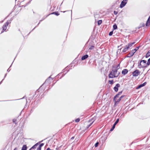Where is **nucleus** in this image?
Here are the masks:
<instances>
[{"mask_svg":"<svg viewBox=\"0 0 150 150\" xmlns=\"http://www.w3.org/2000/svg\"><path fill=\"white\" fill-rule=\"evenodd\" d=\"M43 141V140L41 141V142H39L37 143H36V144H35L33 146H32L31 147V149H35L36 148V147L39 144H40V142H42V141Z\"/></svg>","mask_w":150,"mask_h":150,"instance_id":"nucleus-14","label":"nucleus"},{"mask_svg":"<svg viewBox=\"0 0 150 150\" xmlns=\"http://www.w3.org/2000/svg\"><path fill=\"white\" fill-rule=\"evenodd\" d=\"M140 25L142 27H144L145 26V24L143 23H141L140 24Z\"/></svg>","mask_w":150,"mask_h":150,"instance_id":"nucleus-42","label":"nucleus"},{"mask_svg":"<svg viewBox=\"0 0 150 150\" xmlns=\"http://www.w3.org/2000/svg\"><path fill=\"white\" fill-rule=\"evenodd\" d=\"M146 82H145L141 84L138 86L136 88L137 89H138L144 86L146 84Z\"/></svg>","mask_w":150,"mask_h":150,"instance_id":"nucleus-7","label":"nucleus"},{"mask_svg":"<svg viewBox=\"0 0 150 150\" xmlns=\"http://www.w3.org/2000/svg\"><path fill=\"white\" fill-rule=\"evenodd\" d=\"M102 20H98V25H100L102 23Z\"/></svg>","mask_w":150,"mask_h":150,"instance_id":"nucleus-33","label":"nucleus"},{"mask_svg":"<svg viewBox=\"0 0 150 150\" xmlns=\"http://www.w3.org/2000/svg\"><path fill=\"white\" fill-rule=\"evenodd\" d=\"M147 63V65L149 66L150 65V58L148 60Z\"/></svg>","mask_w":150,"mask_h":150,"instance_id":"nucleus-38","label":"nucleus"},{"mask_svg":"<svg viewBox=\"0 0 150 150\" xmlns=\"http://www.w3.org/2000/svg\"><path fill=\"white\" fill-rule=\"evenodd\" d=\"M88 57V55L87 54L84 55L81 58V60L82 61L86 59H87Z\"/></svg>","mask_w":150,"mask_h":150,"instance_id":"nucleus-15","label":"nucleus"},{"mask_svg":"<svg viewBox=\"0 0 150 150\" xmlns=\"http://www.w3.org/2000/svg\"><path fill=\"white\" fill-rule=\"evenodd\" d=\"M31 0L30 1H29L28 2L26 5H25V6H24V5H23L22 6H24V7H25L26 6H27V5L28 4H30V2L31 1Z\"/></svg>","mask_w":150,"mask_h":150,"instance_id":"nucleus-41","label":"nucleus"},{"mask_svg":"<svg viewBox=\"0 0 150 150\" xmlns=\"http://www.w3.org/2000/svg\"><path fill=\"white\" fill-rule=\"evenodd\" d=\"M44 145V144L43 143L40 144L39 146V147L40 148H42V146H43Z\"/></svg>","mask_w":150,"mask_h":150,"instance_id":"nucleus-43","label":"nucleus"},{"mask_svg":"<svg viewBox=\"0 0 150 150\" xmlns=\"http://www.w3.org/2000/svg\"><path fill=\"white\" fill-rule=\"evenodd\" d=\"M140 73V71L138 69H136L132 73V75L134 76H137Z\"/></svg>","mask_w":150,"mask_h":150,"instance_id":"nucleus-4","label":"nucleus"},{"mask_svg":"<svg viewBox=\"0 0 150 150\" xmlns=\"http://www.w3.org/2000/svg\"><path fill=\"white\" fill-rule=\"evenodd\" d=\"M115 126L114 125H113L111 127V128L110 129V131H112L114 129H115Z\"/></svg>","mask_w":150,"mask_h":150,"instance_id":"nucleus-37","label":"nucleus"},{"mask_svg":"<svg viewBox=\"0 0 150 150\" xmlns=\"http://www.w3.org/2000/svg\"><path fill=\"white\" fill-rule=\"evenodd\" d=\"M71 69V68H68L67 69H65V68L64 69H65V70L64 72L65 71H67V72L65 74L62 75V76L60 77V79H61L69 71V70Z\"/></svg>","mask_w":150,"mask_h":150,"instance_id":"nucleus-10","label":"nucleus"},{"mask_svg":"<svg viewBox=\"0 0 150 150\" xmlns=\"http://www.w3.org/2000/svg\"><path fill=\"white\" fill-rule=\"evenodd\" d=\"M122 91H121L119 92L118 93V94L119 95H120L121 94H122Z\"/></svg>","mask_w":150,"mask_h":150,"instance_id":"nucleus-51","label":"nucleus"},{"mask_svg":"<svg viewBox=\"0 0 150 150\" xmlns=\"http://www.w3.org/2000/svg\"><path fill=\"white\" fill-rule=\"evenodd\" d=\"M150 56V50H149L147 53L145 57L146 58H148Z\"/></svg>","mask_w":150,"mask_h":150,"instance_id":"nucleus-23","label":"nucleus"},{"mask_svg":"<svg viewBox=\"0 0 150 150\" xmlns=\"http://www.w3.org/2000/svg\"><path fill=\"white\" fill-rule=\"evenodd\" d=\"M25 96H24L23 98H21V99H18V100H20V99H23V98H25Z\"/></svg>","mask_w":150,"mask_h":150,"instance_id":"nucleus-60","label":"nucleus"},{"mask_svg":"<svg viewBox=\"0 0 150 150\" xmlns=\"http://www.w3.org/2000/svg\"><path fill=\"white\" fill-rule=\"evenodd\" d=\"M108 82L110 84L112 85L114 83L113 80H109L108 81Z\"/></svg>","mask_w":150,"mask_h":150,"instance_id":"nucleus-34","label":"nucleus"},{"mask_svg":"<svg viewBox=\"0 0 150 150\" xmlns=\"http://www.w3.org/2000/svg\"><path fill=\"white\" fill-rule=\"evenodd\" d=\"M41 150V148H40L39 147H38L37 149V150Z\"/></svg>","mask_w":150,"mask_h":150,"instance_id":"nucleus-53","label":"nucleus"},{"mask_svg":"<svg viewBox=\"0 0 150 150\" xmlns=\"http://www.w3.org/2000/svg\"><path fill=\"white\" fill-rule=\"evenodd\" d=\"M121 100V99L119 98L117 100H116V99H115V100H113L115 102V105H116V104L118 103Z\"/></svg>","mask_w":150,"mask_h":150,"instance_id":"nucleus-22","label":"nucleus"},{"mask_svg":"<svg viewBox=\"0 0 150 150\" xmlns=\"http://www.w3.org/2000/svg\"><path fill=\"white\" fill-rule=\"evenodd\" d=\"M125 96V95H122L120 98L122 99Z\"/></svg>","mask_w":150,"mask_h":150,"instance_id":"nucleus-50","label":"nucleus"},{"mask_svg":"<svg viewBox=\"0 0 150 150\" xmlns=\"http://www.w3.org/2000/svg\"><path fill=\"white\" fill-rule=\"evenodd\" d=\"M33 97H30L29 98L28 100L29 101V102H30L31 100L33 99Z\"/></svg>","mask_w":150,"mask_h":150,"instance_id":"nucleus-44","label":"nucleus"},{"mask_svg":"<svg viewBox=\"0 0 150 150\" xmlns=\"http://www.w3.org/2000/svg\"><path fill=\"white\" fill-rule=\"evenodd\" d=\"M122 48V47L120 48V49H119L117 50V54H120L121 52V50Z\"/></svg>","mask_w":150,"mask_h":150,"instance_id":"nucleus-26","label":"nucleus"},{"mask_svg":"<svg viewBox=\"0 0 150 150\" xmlns=\"http://www.w3.org/2000/svg\"><path fill=\"white\" fill-rule=\"evenodd\" d=\"M13 122L15 123L16 124H17V120L16 119H14L13 120Z\"/></svg>","mask_w":150,"mask_h":150,"instance_id":"nucleus-35","label":"nucleus"},{"mask_svg":"<svg viewBox=\"0 0 150 150\" xmlns=\"http://www.w3.org/2000/svg\"><path fill=\"white\" fill-rule=\"evenodd\" d=\"M117 69H115L114 70H112V71H112V73H113V74L115 75V74L117 72Z\"/></svg>","mask_w":150,"mask_h":150,"instance_id":"nucleus-28","label":"nucleus"},{"mask_svg":"<svg viewBox=\"0 0 150 150\" xmlns=\"http://www.w3.org/2000/svg\"><path fill=\"white\" fill-rule=\"evenodd\" d=\"M120 64L117 65V68L118 67H120Z\"/></svg>","mask_w":150,"mask_h":150,"instance_id":"nucleus-61","label":"nucleus"},{"mask_svg":"<svg viewBox=\"0 0 150 150\" xmlns=\"http://www.w3.org/2000/svg\"><path fill=\"white\" fill-rule=\"evenodd\" d=\"M74 137H72L71 138V140H73V139H74Z\"/></svg>","mask_w":150,"mask_h":150,"instance_id":"nucleus-58","label":"nucleus"},{"mask_svg":"<svg viewBox=\"0 0 150 150\" xmlns=\"http://www.w3.org/2000/svg\"><path fill=\"white\" fill-rule=\"evenodd\" d=\"M46 150H53L51 149H50V148L48 147V148H47Z\"/></svg>","mask_w":150,"mask_h":150,"instance_id":"nucleus-56","label":"nucleus"},{"mask_svg":"<svg viewBox=\"0 0 150 150\" xmlns=\"http://www.w3.org/2000/svg\"><path fill=\"white\" fill-rule=\"evenodd\" d=\"M6 75H7V74H5V75L4 76V78H5L6 77Z\"/></svg>","mask_w":150,"mask_h":150,"instance_id":"nucleus-63","label":"nucleus"},{"mask_svg":"<svg viewBox=\"0 0 150 150\" xmlns=\"http://www.w3.org/2000/svg\"><path fill=\"white\" fill-rule=\"evenodd\" d=\"M119 120V119L118 118L117 119L115 122L114 124H113V125L114 126H115L117 124V123L118 122Z\"/></svg>","mask_w":150,"mask_h":150,"instance_id":"nucleus-27","label":"nucleus"},{"mask_svg":"<svg viewBox=\"0 0 150 150\" xmlns=\"http://www.w3.org/2000/svg\"><path fill=\"white\" fill-rule=\"evenodd\" d=\"M44 85V83H43L39 88L38 89L37 91H36L35 94V95H33V97H37L38 94H39V92L41 90L42 91H44L45 89V88H43L42 87V86Z\"/></svg>","mask_w":150,"mask_h":150,"instance_id":"nucleus-2","label":"nucleus"},{"mask_svg":"<svg viewBox=\"0 0 150 150\" xmlns=\"http://www.w3.org/2000/svg\"><path fill=\"white\" fill-rule=\"evenodd\" d=\"M127 1L128 0H123L120 5V8H122L124 7L127 4Z\"/></svg>","mask_w":150,"mask_h":150,"instance_id":"nucleus-3","label":"nucleus"},{"mask_svg":"<svg viewBox=\"0 0 150 150\" xmlns=\"http://www.w3.org/2000/svg\"><path fill=\"white\" fill-rule=\"evenodd\" d=\"M95 120V119L94 118H92L91 119V121H92V122L90 124L88 125L86 127V129H88L89 127L91 126V125H92L93 123V122Z\"/></svg>","mask_w":150,"mask_h":150,"instance_id":"nucleus-9","label":"nucleus"},{"mask_svg":"<svg viewBox=\"0 0 150 150\" xmlns=\"http://www.w3.org/2000/svg\"><path fill=\"white\" fill-rule=\"evenodd\" d=\"M27 147L26 145H23L21 148V150H27Z\"/></svg>","mask_w":150,"mask_h":150,"instance_id":"nucleus-20","label":"nucleus"},{"mask_svg":"<svg viewBox=\"0 0 150 150\" xmlns=\"http://www.w3.org/2000/svg\"><path fill=\"white\" fill-rule=\"evenodd\" d=\"M142 27L141 26H139V27H138V29H140Z\"/></svg>","mask_w":150,"mask_h":150,"instance_id":"nucleus-57","label":"nucleus"},{"mask_svg":"<svg viewBox=\"0 0 150 150\" xmlns=\"http://www.w3.org/2000/svg\"><path fill=\"white\" fill-rule=\"evenodd\" d=\"M142 62H141V60L138 63V66L139 68H142Z\"/></svg>","mask_w":150,"mask_h":150,"instance_id":"nucleus-19","label":"nucleus"},{"mask_svg":"<svg viewBox=\"0 0 150 150\" xmlns=\"http://www.w3.org/2000/svg\"><path fill=\"white\" fill-rule=\"evenodd\" d=\"M80 121V119L79 118H78L76 119L75 120V121L76 122H78Z\"/></svg>","mask_w":150,"mask_h":150,"instance_id":"nucleus-40","label":"nucleus"},{"mask_svg":"<svg viewBox=\"0 0 150 150\" xmlns=\"http://www.w3.org/2000/svg\"><path fill=\"white\" fill-rule=\"evenodd\" d=\"M145 25L146 26H150V16H149Z\"/></svg>","mask_w":150,"mask_h":150,"instance_id":"nucleus-11","label":"nucleus"},{"mask_svg":"<svg viewBox=\"0 0 150 150\" xmlns=\"http://www.w3.org/2000/svg\"><path fill=\"white\" fill-rule=\"evenodd\" d=\"M122 45H123V44H121L120 46H118V47H117L118 48H119V47H122Z\"/></svg>","mask_w":150,"mask_h":150,"instance_id":"nucleus-55","label":"nucleus"},{"mask_svg":"<svg viewBox=\"0 0 150 150\" xmlns=\"http://www.w3.org/2000/svg\"><path fill=\"white\" fill-rule=\"evenodd\" d=\"M129 48L127 46V45H126L125 47L123 49V50L122 51L121 53L122 52H125L127 51Z\"/></svg>","mask_w":150,"mask_h":150,"instance_id":"nucleus-13","label":"nucleus"},{"mask_svg":"<svg viewBox=\"0 0 150 150\" xmlns=\"http://www.w3.org/2000/svg\"><path fill=\"white\" fill-rule=\"evenodd\" d=\"M52 75H51L50 76H49L48 78V79H50L51 78V79L52 80H53V78H52L51 77V76Z\"/></svg>","mask_w":150,"mask_h":150,"instance_id":"nucleus-52","label":"nucleus"},{"mask_svg":"<svg viewBox=\"0 0 150 150\" xmlns=\"http://www.w3.org/2000/svg\"><path fill=\"white\" fill-rule=\"evenodd\" d=\"M113 30L117 29V27L116 24H114L113 25Z\"/></svg>","mask_w":150,"mask_h":150,"instance_id":"nucleus-25","label":"nucleus"},{"mask_svg":"<svg viewBox=\"0 0 150 150\" xmlns=\"http://www.w3.org/2000/svg\"><path fill=\"white\" fill-rule=\"evenodd\" d=\"M128 72V70L127 69H124L122 71V74L124 75H125Z\"/></svg>","mask_w":150,"mask_h":150,"instance_id":"nucleus-12","label":"nucleus"},{"mask_svg":"<svg viewBox=\"0 0 150 150\" xmlns=\"http://www.w3.org/2000/svg\"><path fill=\"white\" fill-rule=\"evenodd\" d=\"M33 110L32 109H31L30 111V113H29V115H30L32 112H33Z\"/></svg>","mask_w":150,"mask_h":150,"instance_id":"nucleus-54","label":"nucleus"},{"mask_svg":"<svg viewBox=\"0 0 150 150\" xmlns=\"http://www.w3.org/2000/svg\"><path fill=\"white\" fill-rule=\"evenodd\" d=\"M120 85L119 83L117 84L114 87L113 89L115 92H117L118 90V88L120 87Z\"/></svg>","mask_w":150,"mask_h":150,"instance_id":"nucleus-8","label":"nucleus"},{"mask_svg":"<svg viewBox=\"0 0 150 150\" xmlns=\"http://www.w3.org/2000/svg\"><path fill=\"white\" fill-rule=\"evenodd\" d=\"M50 15V14H48V15H47L45 17H43L42 18V19L41 20H40V21L39 23V24H40V23L42 21H43V20H45L47 16H48L49 15Z\"/></svg>","mask_w":150,"mask_h":150,"instance_id":"nucleus-29","label":"nucleus"},{"mask_svg":"<svg viewBox=\"0 0 150 150\" xmlns=\"http://www.w3.org/2000/svg\"><path fill=\"white\" fill-rule=\"evenodd\" d=\"M73 63L72 62L71 63V64H70L67 67L65 68V69H67L68 68H71V67L73 66Z\"/></svg>","mask_w":150,"mask_h":150,"instance_id":"nucleus-24","label":"nucleus"},{"mask_svg":"<svg viewBox=\"0 0 150 150\" xmlns=\"http://www.w3.org/2000/svg\"><path fill=\"white\" fill-rule=\"evenodd\" d=\"M49 80H50V79H49L47 78V79H46V80L45 81V82L43 83H44V84L46 83H47V82H48L49 81Z\"/></svg>","mask_w":150,"mask_h":150,"instance_id":"nucleus-46","label":"nucleus"},{"mask_svg":"<svg viewBox=\"0 0 150 150\" xmlns=\"http://www.w3.org/2000/svg\"><path fill=\"white\" fill-rule=\"evenodd\" d=\"M9 21H7L6 23H5L3 26L4 27H5V28H7V27L8 26L9 24Z\"/></svg>","mask_w":150,"mask_h":150,"instance_id":"nucleus-21","label":"nucleus"},{"mask_svg":"<svg viewBox=\"0 0 150 150\" xmlns=\"http://www.w3.org/2000/svg\"><path fill=\"white\" fill-rule=\"evenodd\" d=\"M141 62H142V68H146L148 66L147 65V63H146V61L144 60H141Z\"/></svg>","mask_w":150,"mask_h":150,"instance_id":"nucleus-5","label":"nucleus"},{"mask_svg":"<svg viewBox=\"0 0 150 150\" xmlns=\"http://www.w3.org/2000/svg\"><path fill=\"white\" fill-rule=\"evenodd\" d=\"M88 63L90 64L91 63V62H90V60L88 62Z\"/></svg>","mask_w":150,"mask_h":150,"instance_id":"nucleus-64","label":"nucleus"},{"mask_svg":"<svg viewBox=\"0 0 150 150\" xmlns=\"http://www.w3.org/2000/svg\"><path fill=\"white\" fill-rule=\"evenodd\" d=\"M113 33V30L110 32V33H109V35L110 36H111L112 35Z\"/></svg>","mask_w":150,"mask_h":150,"instance_id":"nucleus-39","label":"nucleus"},{"mask_svg":"<svg viewBox=\"0 0 150 150\" xmlns=\"http://www.w3.org/2000/svg\"><path fill=\"white\" fill-rule=\"evenodd\" d=\"M135 43V42L129 43L127 45L129 48L130 49H131L132 48V45H134Z\"/></svg>","mask_w":150,"mask_h":150,"instance_id":"nucleus-16","label":"nucleus"},{"mask_svg":"<svg viewBox=\"0 0 150 150\" xmlns=\"http://www.w3.org/2000/svg\"><path fill=\"white\" fill-rule=\"evenodd\" d=\"M113 13H114V14L115 15H117V13H118V12H117V11H114V12H113Z\"/></svg>","mask_w":150,"mask_h":150,"instance_id":"nucleus-48","label":"nucleus"},{"mask_svg":"<svg viewBox=\"0 0 150 150\" xmlns=\"http://www.w3.org/2000/svg\"><path fill=\"white\" fill-rule=\"evenodd\" d=\"M119 95L117 93V94H116L115 96L113 98V100H115V99H116L117 98L119 97Z\"/></svg>","mask_w":150,"mask_h":150,"instance_id":"nucleus-30","label":"nucleus"},{"mask_svg":"<svg viewBox=\"0 0 150 150\" xmlns=\"http://www.w3.org/2000/svg\"><path fill=\"white\" fill-rule=\"evenodd\" d=\"M99 142H97L94 145V146L95 147H97L98 146Z\"/></svg>","mask_w":150,"mask_h":150,"instance_id":"nucleus-36","label":"nucleus"},{"mask_svg":"<svg viewBox=\"0 0 150 150\" xmlns=\"http://www.w3.org/2000/svg\"><path fill=\"white\" fill-rule=\"evenodd\" d=\"M140 47L141 46H139L138 47H136L135 49L132 50L131 51V52L129 53L126 56V57L130 58L132 57L134 55L136 52Z\"/></svg>","mask_w":150,"mask_h":150,"instance_id":"nucleus-1","label":"nucleus"},{"mask_svg":"<svg viewBox=\"0 0 150 150\" xmlns=\"http://www.w3.org/2000/svg\"><path fill=\"white\" fill-rule=\"evenodd\" d=\"M95 47L93 45H91L89 43V50H91L93 49Z\"/></svg>","mask_w":150,"mask_h":150,"instance_id":"nucleus-17","label":"nucleus"},{"mask_svg":"<svg viewBox=\"0 0 150 150\" xmlns=\"http://www.w3.org/2000/svg\"><path fill=\"white\" fill-rule=\"evenodd\" d=\"M37 27V26H36L34 27V28L28 34V35H29L30 34V33H31V31H32L33 30L36 28Z\"/></svg>","mask_w":150,"mask_h":150,"instance_id":"nucleus-49","label":"nucleus"},{"mask_svg":"<svg viewBox=\"0 0 150 150\" xmlns=\"http://www.w3.org/2000/svg\"><path fill=\"white\" fill-rule=\"evenodd\" d=\"M50 15L51 14H54L56 15V16H58L60 14L58 12V11H55L49 14Z\"/></svg>","mask_w":150,"mask_h":150,"instance_id":"nucleus-18","label":"nucleus"},{"mask_svg":"<svg viewBox=\"0 0 150 150\" xmlns=\"http://www.w3.org/2000/svg\"><path fill=\"white\" fill-rule=\"evenodd\" d=\"M17 55H16V57H15V58L14 59V60H13V62L11 64V66H10V67L9 68V69H8V70H7V72H9V71H10V69H9V68H10L11 67V66H12V64H13V62H14V60H15V59L16 58V57H17Z\"/></svg>","mask_w":150,"mask_h":150,"instance_id":"nucleus-32","label":"nucleus"},{"mask_svg":"<svg viewBox=\"0 0 150 150\" xmlns=\"http://www.w3.org/2000/svg\"><path fill=\"white\" fill-rule=\"evenodd\" d=\"M13 150H18L17 148H16V147Z\"/></svg>","mask_w":150,"mask_h":150,"instance_id":"nucleus-62","label":"nucleus"},{"mask_svg":"<svg viewBox=\"0 0 150 150\" xmlns=\"http://www.w3.org/2000/svg\"><path fill=\"white\" fill-rule=\"evenodd\" d=\"M118 75L116 76L114 74H112V72L111 71L110 72V74L109 75V78H114L117 77L118 76Z\"/></svg>","mask_w":150,"mask_h":150,"instance_id":"nucleus-6","label":"nucleus"},{"mask_svg":"<svg viewBox=\"0 0 150 150\" xmlns=\"http://www.w3.org/2000/svg\"><path fill=\"white\" fill-rule=\"evenodd\" d=\"M4 80V79H2V81L0 82V84H1L2 83V81H3Z\"/></svg>","mask_w":150,"mask_h":150,"instance_id":"nucleus-59","label":"nucleus"},{"mask_svg":"<svg viewBox=\"0 0 150 150\" xmlns=\"http://www.w3.org/2000/svg\"><path fill=\"white\" fill-rule=\"evenodd\" d=\"M62 72H61V73H59V74L57 76H55L56 78H57L58 76H60V75H61V74H62Z\"/></svg>","mask_w":150,"mask_h":150,"instance_id":"nucleus-45","label":"nucleus"},{"mask_svg":"<svg viewBox=\"0 0 150 150\" xmlns=\"http://www.w3.org/2000/svg\"><path fill=\"white\" fill-rule=\"evenodd\" d=\"M13 20V18H11L9 20H8V21H9V23H11V21Z\"/></svg>","mask_w":150,"mask_h":150,"instance_id":"nucleus-47","label":"nucleus"},{"mask_svg":"<svg viewBox=\"0 0 150 150\" xmlns=\"http://www.w3.org/2000/svg\"><path fill=\"white\" fill-rule=\"evenodd\" d=\"M2 28H3V30H2L1 33H0V34L3 33L4 31L6 30V28H5V27H4V26H3V27H2Z\"/></svg>","mask_w":150,"mask_h":150,"instance_id":"nucleus-31","label":"nucleus"}]
</instances>
